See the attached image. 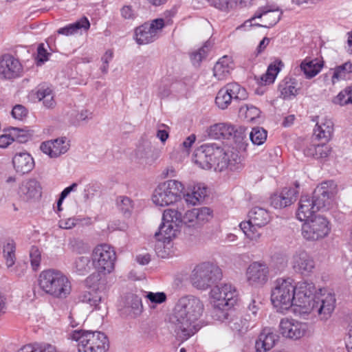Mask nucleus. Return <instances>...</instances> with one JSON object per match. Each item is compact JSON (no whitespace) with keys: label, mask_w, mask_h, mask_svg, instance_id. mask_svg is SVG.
I'll use <instances>...</instances> for the list:
<instances>
[{"label":"nucleus","mask_w":352,"mask_h":352,"mask_svg":"<svg viewBox=\"0 0 352 352\" xmlns=\"http://www.w3.org/2000/svg\"><path fill=\"white\" fill-rule=\"evenodd\" d=\"M296 306L303 314H317L320 320L329 319L336 307V298L331 293L316 294L312 283L299 282L296 285Z\"/></svg>","instance_id":"1"},{"label":"nucleus","mask_w":352,"mask_h":352,"mask_svg":"<svg viewBox=\"0 0 352 352\" xmlns=\"http://www.w3.org/2000/svg\"><path fill=\"white\" fill-rule=\"evenodd\" d=\"M201 300L192 295L181 297L176 302L170 317V322L177 334L190 337L196 331V322L204 311Z\"/></svg>","instance_id":"2"},{"label":"nucleus","mask_w":352,"mask_h":352,"mask_svg":"<svg viewBox=\"0 0 352 352\" xmlns=\"http://www.w3.org/2000/svg\"><path fill=\"white\" fill-rule=\"evenodd\" d=\"M193 162L199 168L205 170L213 168L221 172L227 168L232 170L239 168L241 157L237 152L226 151L219 144H204L198 148Z\"/></svg>","instance_id":"3"},{"label":"nucleus","mask_w":352,"mask_h":352,"mask_svg":"<svg viewBox=\"0 0 352 352\" xmlns=\"http://www.w3.org/2000/svg\"><path fill=\"white\" fill-rule=\"evenodd\" d=\"M335 189L334 182L327 181L315 188L311 197L308 195L301 196L296 212L297 219L301 221H307L314 217L313 214L318 210L322 208L329 209L335 194Z\"/></svg>","instance_id":"4"},{"label":"nucleus","mask_w":352,"mask_h":352,"mask_svg":"<svg viewBox=\"0 0 352 352\" xmlns=\"http://www.w3.org/2000/svg\"><path fill=\"white\" fill-rule=\"evenodd\" d=\"M38 282L43 292L56 298H66L72 291V285L68 277L57 270H43L39 274Z\"/></svg>","instance_id":"5"},{"label":"nucleus","mask_w":352,"mask_h":352,"mask_svg":"<svg viewBox=\"0 0 352 352\" xmlns=\"http://www.w3.org/2000/svg\"><path fill=\"white\" fill-rule=\"evenodd\" d=\"M296 285L292 278H278L272 290L271 300L274 307L279 312L288 310L296 306Z\"/></svg>","instance_id":"6"},{"label":"nucleus","mask_w":352,"mask_h":352,"mask_svg":"<svg viewBox=\"0 0 352 352\" xmlns=\"http://www.w3.org/2000/svg\"><path fill=\"white\" fill-rule=\"evenodd\" d=\"M70 338L78 342V352H107L109 349L108 338L100 331L74 330Z\"/></svg>","instance_id":"7"},{"label":"nucleus","mask_w":352,"mask_h":352,"mask_svg":"<svg viewBox=\"0 0 352 352\" xmlns=\"http://www.w3.org/2000/svg\"><path fill=\"white\" fill-rule=\"evenodd\" d=\"M184 186L182 182L170 179L160 183L154 190L152 201L156 206L164 207L180 200Z\"/></svg>","instance_id":"8"},{"label":"nucleus","mask_w":352,"mask_h":352,"mask_svg":"<svg viewBox=\"0 0 352 352\" xmlns=\"http://www.w3.org/2000/svg\"><path fill=\"white\" fill-rule=\"evenodd\" d=\"M221 270L217 265L204 262L195 267L190 275V281L197 289L206 290L221 280Z\"/></svg>","instance_id":"9"},{"label":"nucleus","mask_w":352,"mask_h":352,"mask_svg":"<svg viewBox=\"0 0 352 352\" xmlns=\"http://www.w3.org/2000/svg\"><path fill=\"white\" fill-rule=\"evenodd\" d=\"M331 229V223L327 218L316 215L302 224V236L309 241H319L328 236Z\"/></svg>","instance_id":"10"},{"label":"nucleus","mask_w":352,"mask_h":352,"mask_svg":"<svg viewBox=\"0 0 352 352\" xmlns=\"http://www.w3.org/2000/svg\"><path fill=\"white\" fill-rule=\"evenodd\" d=\"M91 260L93 265L99 273L110 274L114 270L116 252L109 245H99L94 249Z\"/></svg>","instance_id":"11"},{"label":"nucleus","mask_w":352,"mask_h":352,"mask_svg":"<svg viewBox=\"0 0 352 352\" xmlns=\"http://www.w3.org/2000/svg\"><path fill=\"white\" fill-rule=\"evenodd\" d=\"M166 26L164 19L158 18L146 22L135 30V39L139 45H146L156 41Z\"/></svg>","instance_id":"12"},{"label":"nucleus","mask_w":352,"mask_h":352,"mask_svg":"<svg viewBox=\"0 0 352 352\" xmlns=\"http://www.w3.org/2000/svg\"><path fill=\"white\" fill-rule=\"evenodd\" d=\"M178 211L174 209H166L162 215V223L159 231L155 233L157 240L164 243L169 242L175 237L180 226Z\"/></svg>","instance_id":"13"},{"label":"nucleus","mask_w":352,"mask_h":352,"mask_svg":"<svg viewBox=\"0 0 352 352\" xmlns=\"http://www.w3.org/2000/svg\"><path fill=\"white\" fill-rule=\"evenodd\" d=\"M210 298L215 307L229 309L236 302L237 292L231 284L217 285L211 289Z\"/></svg>","instance_id":"14"},{"label":"nucleus","mask_w":352,"mask_h":352,"mask_svg":"<svg viewBox=\"0 0 352 352\" xmlns=\"http://www.w3.org/2000/svg\"><path fill=\"white\" fill-rule=\"evenodd\" d=\"M248 97L246 90L240 85L228 83L217 93L215 103L221 109H226L232 101L245 100Z\"/></svg>","instance_id":"15"},{"label":"nucleus","mask_w":352,"mask_h":352,"mask_svg":"<svg viewBox=\"0 0 352 352\" xmlns=\"http://www.w3.org/2000/svg\"><path fill=\"white\" fill-rule=\"evenodd\" d=\"M269 277L270 267L263 261L252 262L245 271L246 282L252 287H263L268 281Z\"/></svg>","instance_id":"16"},{"label":"nucleus","mask_w":352,"mask_h":352,"mask_svg":"<svg viewBox=\"0 0 352 352\" xmlns=\"http://www.w3.org/2000/svg\"><path fill=\"white\" fill-rule=\"evenodd\" d=\"M309 324L293 318H283L279 324L280 333L286 338L297 340L309 333Z\"/></svg>","instance_id":"17"},{"label":"nucleus","mask_w":352,"mask_h":352,"mask_svg":"<svg viewBox=\"0 0 352 352\" xmlns=\"http://www.w3.org/2000/svg\"><path fill=\"white\" fill-rule=\"evenodd\" d=\"M282 13L283 12L281 10L278 8V6L274 4H267L265 6L259 8L255 12L254 15L251 18V19L246 21L244 23L243 26H246L248 24H249V26H251V22L252 20L263 17V21L264 24H258L257 25L259 27H264L268 28H271L276 25L279 21ZM242 27L243 25L239 26L237 28V29H239Z\"/></svg>","instance_id":"18"},{"label":"nucleus","mask_w":352,"mask_h":352,"mask_svg":"<svg viewBox=\"0 0 352 352\" xmlns=\"http://www.w3.org/2000/svg\"><path fill=\"white\" fill-rule=\"evenodd\" d=\"M23 69L20 60L14 56L6 54L0 58V77L12 80L21 77Z\"/></svg>","instance_id":"19"},{"label":"nucleus","mask_w":352,"mask_h":352,"mask_svg":"<svg viewBox=\"0 0 352 352\" xmlns=\"http://www.w3.org/2000/svg\"><path fill=\"white\" fill-rule=\"evenodd\" d=\"M292 265L294 270L302 276H309L315 268L311 256L304 250H298L292 256Z\"/></svg>","instance_id":"20"},{"label":"nucleus","mask_w":352,"mask_h":352,"mask_svg":"<svg viewBox=\"0 0 352 352\" xmlns=\"http://www.w3.org/2000/svg\"><path fill=\"white\" fill-rule=\"evenodd\" d=\"M298 192L294 188H285L281 191L274 193L270 197V204L276 209H281L292 204Z\"/></svg>","instance_id":"21"},{"label":"nucleus","mask_w":352,"mask_h":352,"mask_svg":"<svg viewBox=\"0 0 352 352\" xmlns=\"http://www.w3.org/2000/svg\"><path fill=\"white\" fill-rule=\"evenodd\" d=\"M41 150L50 157H58L65 153L69 148V141L65 137L44 142L41 145Z\"/></svg>","instance_id":"22"},{"label":"nucleus","mask_w":352,"mask_h":352,"mask_svg":"<svg viewBox=\"0 0 352 352\" xmlns=\"http://www.w3.org/2000/svg\"><path fill=\"white\" fill-rule=\"evenodd\" d=\"M120 311L121 314L125 316L131 318L139 316L143 311L142 298L134 294H127L124 297Z\"/></svg>","instance_id":"23"},{"label":"nucleus","mask_w":352,"mask_h":352,"mask_svg":"<svg viewBox=\"0 0 352 352\" xmlns=\"http://www.w3.org/2000/svg\"><path fill=\"white\" fill-rule=\"evenodd\" d=\"M279 336L270 328H265L256 341L257 352H267L272 349L278 340Z\"/></svg>","instance_id":"24"},{"label":"nucleus","mask_w":352,"mask_h":352,"mask_svg":"<svg viewBox=\"0 0 352 352\" xmlns=\"http://www.w3.org/2000/svg\"><path fill=\"white\" fill-rule=\"evenodd\" d=\"M12 164L15 170L21 175L30 173L34 167V159L28 152L16 153Z\"/></svg>","instance_id":"25"},{"label":"nucleus","mask_w":352,"mask_h":352,"mask_svg":"<svg viewBox=\"0 0 352 352\" xmlns=\"http://www.w3.org/2000/svg\"><path fill=\"white\" fill-rule=\"evenodd\" d=\"M237 131L230 124L218 123L210 126L207 129L208 135L212 139H228L232 135L236 136Z\"/></svg>","instance_id":"26"},{"label":"nucleus","mask_w":352,"mask_h":352,"mask_svg":"<svg viewBox=\"0 0 352 352\" xmlns=\"http://www.w3.org/2000/svg\"><path fill=\"white\" fill-rule=\"evenodd\" d=\"M19 194L27 201L41 197V188L39 182L34 179L23 182L19 187Z\"/></svg>","instance_id":"27"},{"label":"nucleus","mask_w":352,"mask_h":352,"mask_svg":"<svg viewBox=\"0 0 352 352\" xmlns=\"http://www.w3.org/2000/svg\"><path fill=\"white\" fill-rule=\"evenodd\" d=\"M323 65L324 62L321 59L306 58L301 62L300 69L305 77L310 79L320 72Z\"/></svg>","instance_id":"28"},{"label":"nucleus","mask_w":352,"mask_h":352,"mask_svg":"<svg viewBox=\"0 0 352 352\" xmlns=\"http://www.w3.org/2000/svg\"><path fill=\"white\" fill-rule=\"evenodd\" d=\"M78 300L89 305L93 309L100 310L104 299L101 292L98 289L82 292L78 296Z\"/></svg>","instance_id":"29"},{"label":"nucleus","mask_w":352,"mask_h":352,"mask_svg":"<svg viewBox=\"0 0 352 352\" xmlns=\"http://www.w3.org/2000/svg\"><path fill=\"white\" fill-rule=\"evenodd\" d=\"M90 28V23L85 16L82 17L78 21L68 24L65 27L58 29L57 33L66 36L77 34L82 32V30L87 31Z\"/></svg>","instance_id":"30"},{"label":"nucleus","mask_w":352,"mask_h":352,"mask_svg":"<svg viewBox=\"0 0 352 352\" xmlns=\"http://www.w3.org/2000/svg\"><path fill=\"white\" fill-rule=\"evenodd\" d=\"M333 131V123L330 119H324L318 122L314 129V134L316 139L327 142L331 138Z\"/></svg>","instance_id":"31"},{"label":"nucleus","mask_w":352,"mask_h":352,"mask_svg":"<svg viewBox=\"0 0 352 352\" xmlns=\"http://www.w3.org/2000/svg\"><path fill=\"white\" fill-rule=\"evenodd\" d=\"M296 80L290 77H285L278 85V90L280 97L284 100H289L298 94Z\"/></svg>","instance_id":"32"},{"label":"nucleus","mask_w":352,"mask_h":352,"mask_svg":"<svg viewBox=\"0 0 352 352\" xmlns=\"http://www.w3.org/2000/svg\"><path fill=\"white\" fill-rule=\"evenodd\" d=\"M232 69V63L228 56L220 58L214 65L213 75L219 80L226 79Z\"/></svg>","instance_id":"33"},{"label":"nucleus","mask_w":352,"mask_h":352,"mask_svg":"<svg viewBox=\"0 0 352 352\" xmlns=\"http://www.w3.org/2000/svg\"><path fill=\"white\" fill-rule=\"evenodd\" d=\"M36 98L38 101H42L43 105L48 109L53 108L56 105L54 94L52 89L46 86L41 85L36 88L35 92Z\"/></svg>","instance_id":"34"},{"label":"nucleus","mask_w":352,"mask_h":352,"mask_svg":"<svg viewBox=\"0 0 352 352\" xmlns=\"http://www.w3.org/2000/svg\"><path fill=\"white\" fill-rule=\"evenodd\" d=\"M250 219L248 221L254 223L259 228L267 224L270 221V215L268 211L261 207H254L249 212Z\"/></svg>","instance_id":"35"},{"label":"nucleus","mask_w":352,"mask_h":352,"mask_svg":"<svg viewBox=\"0 0 352 352\" xmlns=\"http://www.w3.org/2000/svg\"><path fill=\"white\" fill-rule=\"evenodd\" d=\"M352 76V63L346 62L336 67L333 70L332 82L336 83L341 80H346Z\"/></svg>","instance_id":"36"},{"label":"nucleus","mask_w":352,"mask_h":352,"mask_svg":"<svg viewBox=\"0 0 352 352\" xmlns=\"http://www.w3.org/2000/svg\"><path fill=\"white\" fill-rule=\"evenodd\" d=\"M90 258L87 256H80L76 258L73 263V270L78 275H85L90 269Z\"/></svg>","instance_id":"37"},{"label":"nucleus","mask_w":352,"mask_h":352,"mask_svg":"<svg viewBox=\"0 0 352 352\" xmlns=\"http://www.w3.org/2000/svg\"><path fill=\"white\" fill-rule=\"evenodd\" d=\"M241 230L245 235L252 241H257L261 237V233L258 231V226L250 221L241 222L239 225Z\"/></svg>","instance_id":"38"},{"label":"nucleus","mask_w":352,"mask_h":352,"mask_svg":"<svg viewBox=\"0 0 352 352\" xmlns=\"http://www.w3.org/2000/svg\"><path fill=\"white\" fill-rule=\"evenodd\" d=\"M279 72L280 68L278 66L276 65H270L266 72L258 79V84L261 85H267L273 83Z\"/></svg>","instance_id":"39"},{"label":"nucleus","mask_w":352,"mask_h":352,"mask_svg":"<svg viewBox=\"0 0 352 352\" xmlns=\"http://www.w3.org/2000/svg\"><path fill=\"white\" fill-rule=\"evenodd\" d=\"M15 244L13 241H8L3 247V257L8 267H12L15 263Z\"/></svg>","instance_id":"40"},{"label":"nucleus","mask_w":352,"mask_h":352,"mask_svg":"<svg viewBox=\"0 0 352 352\" xmlns=\"http://www.w3.org/2000/svg\"><path fill=\"white\" fill-rule=\"evenodd\" d=\"M135 156L140 164L145 165H152L157 159L156 155L144 148H138L135 152Z\"/></svg>","instance_id":"41"},{"label":"nucleus","mask_w":352,"mask_h":352,"mask_svg":"<svg viewBox=\"0 0 352 352\" xmlns=\"http://www.w3.org/2000/svg\"><path fill=\"white\" fill-rule=\"evenodd\" d=\"M239 114L247 121L251 122L259 116L260 110L252 104H245L240 108Z\"/></svg>","instance_id":"42"},{"label":"nucleus","mask_w":352,"mask_h":352,"mask_svg":"<svg viewBox=\"0 0 352 352\" xmlns=\"http://www.w3.org/2000/svg\"><path fill=\"white\" fill-rule=\"evenodd\" d=\"M211 47V43L210 41H207L197 51L192 52L190 56L192 64L194 65H199L202 59L206 57Z\"/></svg>","instance_id":"43"},{"label":"nucleus","mask_w":352,"mask_h":352,"mask_svg":"<svg viewBox=\"0 0 352 352\" xmlns=\"http://www.w3.org/2000/svg\"><path fill=\"white\" fill-rule=\"evenodd\" d=\"M195 208L188 210L185 214L182 216V214L178 212V217L180 220V226L184 224L188 227H193L197 226V219Z\"/></svg>","instance_id":"44"},{"label":"nucleus","mask_w":352,"mask_h":352,"mask_svg":"<svg viewBox=\"0 0 352 352\" xmlns=\"http://www.w3.org/2000/svg\"><path fill=\"white\" fill-rule=\"evenodd\" d=\"M10 130L13 142L16 141L19 143H25L28 142L31 137L30 131L25 129L11 127Z\"/></svg>","instance_id":"45"},{"label":"nucleus","mask_w":352,"mask_h":352,"mask_svg":"<svg viewBox=\"0 0 352 352\" xmlns=\"http://www.w3.org/2000/svg\"><path fill=\"white\" fill-rule=\"evenodd\" d=\"M250 139L255 145H261L267 138V131L261 127H254L249 133Z\"/></svg>","instance_id":"46"},{"label":"nucleus","mask_w":352,"mask_h":352,"mask_svg":"<svg viewBox=\"0 0 352 352\" xmlns=\"http://www.w3.org/2000/svg\"><path fill=\"white\" fill-rule=\"evenodd\" d=\"M335 104L340 105H346L352 104V86L345 88L341 91L333 100Z\"/></svg>","instance_id":"47"},{"label":"nucleus","mask_w":352,"mask_h":352,"mask_svg":"<svg viewBox=\"0 0 352 352\" xmlns=\"http://www.w3.org/2000/svg\"><path fill=\"white\" fill-rule=\"evenodd\" d=\"M230 327L233 331L243 333L250 328V322L246 318H235L230 322Z\"/></svg>","instance_id":"48"},{"label":"nucleus","mask_w":352,"mask_h":352,"mask_svg":"<svg viewBox=\"0 0 352 352\" xmlns=\"http://www.w3.org/2000/svg\"><path fill=\"white\" fill-rule=\"evenodd\" d=\"M119 210L125 215L129 216L133 208L132 201L127 197L120 196L117 199Z\"/></svg>","instance_id":"49"},{"label":"nucleus","mask_w":352,"mask_h":352,"mask_svg":"<svg viewBox=\"0 0 352 352\" xmlns=\"http://www.w3.org/2000/svg\"><path fill=\"white\" fill-rule=\"evenodd\" d=\"M145 297L149 300L151 305V307H154L155 305L162 304L166 300V294L163 292H146Z\"/></svg>","instance_id":"50"},{"label":"nucleus","mask_w":352,"mask_h":352,"mask_svg":"<svg viewBox=\"0 0 352 352\" xmlns=\"http://www.w3.org/2000/svg\"><path fill=\"white\" fill-rule=\"evenodd\" d=\"M212 6L222 11H229L236 6L235 0H208Z\"/></svg>","instance_id":"51"},{"label":"nucleus","mask_w":352,"mask_h":352,"mask_svg":"<svg viewBox=\"0 0 352 352\" xmlns=\"http://www.w3.org/2000/svg\"><path fill=\"white\" fill-rule=\"evenodd\" d=\"M196 213L197 214V226H200L205 222L208 221L212 218V210L207 207L201 208H195Z\"/></svg>","instance_id":"52"},{"label":"nucleus","mask_w":352,"mask_h":352,"mask_svg":"<svg viewBox=\"0 0 352 352\" xmlns=\"http://www.w3.org/2000/svg\"><path fill=\"white\" fill-rule=\"evenodd\" d=\"M260 306L261 302L258 299H255L254 298L251 299L248 306V313L250 320H252V317L255 318L257 316Z\"/></svg>","instance_id":"53"},{"label":"nucleus","mask_w":352,"mask_h":352,"mask_svg":"<svg viewBox=\"0 0 352 352\" xmlns=\"http://www.w3.org/2000/svg\"><path fill=\"white\" fill-rule=\"evenodd\" d=\"M30 262L34 270H36L41 263V254L38 248L32 247L30 252Z\"/></svg>","instance_id":"54"},{"label":"nucleus","mask_w":352,"mask_h":352,"mask_svg":"<svg viewBox=\"0 0 352 352\" xmlns=\"http://www.w3.org/2000/svg\"><path fill=\"white\" fill-rule=\"evenodd\" d=\"M27 109L25 108V107L21 104L15 105L12 111V117L19 120H22L27 116Z\"/></svg>","instance_id":"55"},{"label":"nucleus","mask_w":352,"mask_h":352,"mask_svg":"<svg viewBox=\"0 0 352 352\" xmlns=\"http://www.w3.org/2000/svg\"><path fill=\"white\" fill-rule=\"evenodd\" d=\"M324 142L321 144L316 145V151L315 153V158H324L327 157L330 153V148L328 145Z\"/></svg>","instance_id":"56"},{"label":"nucleus","mask_w":352,"mask_h":352,"mask_svg":"<svg viewBox=\"0 0 352 352\" xmlns=\"http://www.w3.org/2000/svg\"><path fill=\"white\" fill-rule=\"evenodd\" d=\"M192 191L194 192L195 195H197L199 201L203 200L207 193L206 188L201 184L194 186Z\"/></svg>","instance_id":"57"},{"label":"nucleus","mask_w":352,"mask_h":352,"mask_svg":"<svg viewBox=\"0 0 352 352\" xmlns=\"http://www.w3.org/2000/svg\"><path fill=\"white\" fill-rule=\"evenodd\" d=\"M58 225L62 229H71L75 226L76 219L74 218L61 219L59 221Z\"/></svg>","instance_id":"58"},{"label":"nucleus","mask_w":352,"mask_h":352,"mask_svg":"<svg viewBox=\"0 0 352 352\" xmlns=\"http://www.w3.org/2000/svg\"><path fill=\"white\" fill-rule=\"evenodd\" d=\"M38 352H58L55 346L47 343H36Z\"/></svg>","instance_id":"59"},{"label":"nucleus","mask_w":352,"mask_h":352,"mask_svg":"<svg viewBox=\"0 0 352 352\" xmlns=\"http://www.w3.org/2000/svg\"><path fill=\"white\" fill-rule=\"evenodd\" d=\"M13 142V139L10 135V130L8 129V133L0 135V147L6 148Z\"/></svg>","instance_id":"60"},{"label":"nucleus","mask_w":352,"mask_h":352,"mask_svg":"<svg viewBox=\"0 0 352 352\" xmlns=\"http://www.w3.org/2000/svg\"><path fill=\"white\" fill-rule=\"evenodd\" d=\"M182 196L184 197L185 201L190 205H196L200 201L197 195H195L193 191H192L191 193L187 192L186 194H184L183 192Z\"/></svg>","instance_id":"61"},{"label":"nucleus","mask_w":352,"mask_h":352,"mask_svg":"<svg viewBox=\"0 0 352 352\" xmlns=\"http://www.w3.org/2000/svg\"><path fill=\"white\" fill-rule=\"evenodd\" d=\"M78 186V184L77 183H73L69 186L65 188L60 195V200L65 199L70 192L76 191Z\"/></svg>","instance_id":"62"},{"label":"nucleus","mask_w":352,"mask_h":352,"mask_svg":"<svg viewBox=\"0 0 352 352\" xmlns=\"http://www.w3.org/2000/svg\"><path fill=\"white\" fill-rule=\"evenodd\" d=\"M121 14L124 19H131L134 16L131 7L129 6H124L121 9Z\"/></svg>","instance_id":"63"},{"label":"nucleus","mask_w":352,"mask_h":352,"mask_svg":"<svg viewBox=\"0 0 352 352\" xmlns=\"http://www.w3.org/2000/svg\"><path fill=\"white\" fill-rule=\"evenodd\" d=\"M18 352H38L36 343L25 345Z\"/></svg>","instance_id":"64"}]
</instances>
